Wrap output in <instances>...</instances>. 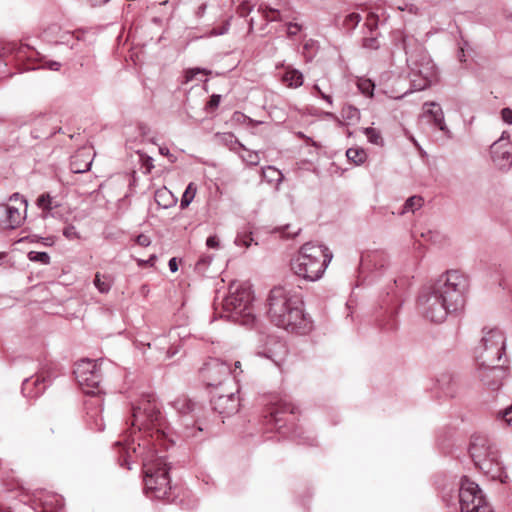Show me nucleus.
I'll return each mask as SVG.
<instances>
[{
	"label": "nucleus",
	"instance_id": "obj_48",
	"mask_svg": "<svg viewBox=\"0 0 512 512\" xmlns=\"http://www.w3.org/2000/svg\"><path fill=\"white\" fill-rule=\"evenodd\" d=\"M42 67L57 71L60 68V63L48 61V62H45Z\"/></svg>",
	"mask_w": 512,
	"mask_h": 512
},
{
	"label": "nucleus",
	"instance_id": "obj_40",
	"mask_svg": "<svg viewBox=\"0 0 512 512\" xmlns=\"http://www.w3.org/2000/svg\"><path fill=\"white\" fill-rule=\"evenodd\" d=\"M365 25L370 31L375 30L378 26V16L374 13H369Z\"/></svg>",
	"mask_w": 512,
	"mask_h": 512
},
{
	"label": "nucleus",
	"instance_id": "obj_58",
	"mask_svg": "<svg viewBox=\"0 0 512 512\" xmlns=\"http://www.w3.org/2000/svg\"><path fill=\"white\" fill-rule=\"evenodd\" d=\"M155 258H156V257H155L154 255H153V256H151V257H150V259L147 261V263H148V262L153 263V261L155 260ZM143 264H146V262H144V261H139V265H143Z\"/></svg>",
	"mask_w": 512,
	"mask_h": 512
},
{
	"label": "nucleus",
	"instance_id": "obj_44",
	"mask_svg": "<svg viewBox=\"0 0 512 512\" xmlns=\"http://www.w3.org/2000/svg\"><path fill=\"white\" fill-rule=\"evenodd\" d=\"M136 243L139 245V246H142V247H147L150 245L151 243V240L150 238L145 235V234H140L137 236L136 238Z\"/></svg>",
	"mask_w": 512,
	"mask_h": 512
},
{
	"label": "nucleus",
	"instance_id": "obj_59",
	"mask_svg": "<svg viewBox=\"0 0 512 512\" xmlns=\"http://www.w3.org/2000/svg\"><path fill=\"white\" fill-rule=\"evenodd\" d=\"M240 14H241L242 16H244V15L246 14V10H245L244 8H241V9H240Z\"/></svg>",
	"mask_w": 512,
	"mask_h": 512
},
{
	"label": "nucleus",
	"instance_id": "obj_57",
	"mask_svg": "<svg viewBox=\"0 0 512 512\" xmlns=\"http://www.w3.org/2000/svg\"><path fill=\"white\" fill-rule=\"evenodd\" d=\"M159 151L164 156H168L169 155V149L166 148V147H160Z\"/></svg>",
	"mask_w": 512,
	"mask_h": 512
},
{
	"label": "nucleus",
	"instance_id": "obj_14",
	"mask_svg": "<svg viewBox=\"0 0 512 512\" xmlns=\"http://www.w3.org/2000/svg\"><path fill=\"white\" fill-rule=\"evenodd\" d=\"M212 405L213 409L220 415L230 417L239 410V397L233 392L226 395L213 396Z\"/></svg>",
	"mask_w": 512,
	"mask_h": 512
},
{
	"label": "nucleus",
	"instance_id": "obj_21",
	"mask_svg": "<svg viewBox=\"0 0 512 512\" xmlns=\"http://www.w3.org/2000/svg\"><path fill=\"white\" fill-rule=\"evenodd\" d=\"M51 378V366L50 365H45L41 368V370L37 373L36 375V379L34 381V386L37 388V392L35 393L34 396H38L39 394H41L44 389H45V386L43 387H40L42 384L46 383L47 381H49Z\"/></svg>",
	"mask_w": 512,
	"mask_h": 512
},
{
	"label": "nucleus",
	"instance_id": "obj_3",
	"mask_svg": "<svg viewBox=\"0 0 512 512\" xmlns=\"http://www.w3.org/2000/svg\"><path fill=\"white\" fill-rule=\"evenodd\" d=\"M266 314L271 323L286 331L304 334L311 329L302 296L291 288L279 285L270 290Z\"/></svg>",
	"mask_w": 512,
	"mask_h": 512
},
{
	"label": "nucleus",
	"instance_id": "obj_7",
	"mask_svg": "<svg viewBox=\"0 0 512 512\" xmlns=\"http://www.w3.org/2000/svg\"><path fill=\"white\" fill-rule=\"evenodd\" d=\"M505 349L503 333L497 329H484L479 345L475 348V357L479 366L499 363Z\"/></svg>",
	"mask_w": 512,
	"mask_h": 512
},
{
	"label": "nucleus",
	"instance_id": "obj_22",
	"mask_svg": "<svg viewBox=\"0 0 512 512\" xmlns=\"http://www.w3.org/2000/svg\"><path fill=\"white\" fill-rule=\"evenodd\" d=\"M262 178L269 184L278 186L283 181V174L273 166H267L262 169Z\"/></svg>",
	"mask_w": 512,
	"mask_h": 512
},
{
	"label": "nucleus",
	"instance_id": "obj_34",
	"mask_svg": "<svg viewBox=\"0 0 512 512\" xmlns=\"http://www.w3.org/2000/svg\"><path fill=\"white\" fill-rule=\"evenodd\" d=\"M204 74V75H210L211 74V71L209 70H206V69H201V68H191V69H187L185 71V75H184V83H189L191 82L195 76L197 74Z\"/></svg>",
	"mask_w": 512,
	"mask_h": 512
},
{
	"label": "nucleus",
	"instance_id": "obj_62",
	"mask_svg": "<svg viewBox=\"0 0 512 512\" xmlns=\"http://www.w3.org/2000/svg\"><path fill=\"white\" fill-rule=\"evenodd\" d=\"M252 26H253V21L251 20V22H250V29H252Z\"/></svg>",
	"mask_w": 512,
	"mask_h": 512
},
{
	"label": "nucleus",
	"instance_id": "obj_42",
	"mask_svg": "<svg viewBox=\"0 0 512 512\" xmlns=\"http://www.w3.org/2000/svg\"><path fill=\"white\" fill-rule=\"evenodd\" d=\"M502 141L503 139H499L498 141L494 142L491 146V153H492V157L494 159V161H497L498 158L500 157L498 155L499 153V150L502 148Z\"/></svg>",
	"mask_w": 512,
	"mask_h": 512
},
{
	"label": "nucleus",
	"instance_id": "obj_13",
	"mask_svg": "<svg viewBox=\"0 0 512 512\" xmlns=\"http://www.w3.org/2000/svg\"><path fill=\"white\" fill-rule=\"evenodd\" d=\"M506 375V370L499 363L479 366V378L491 390L498 389Z\"/></svg>",
	"mask_w": 512,
	"mask_h": 512
},
{
	"label": "nucleus",
	"instance_id": "obj_39",
	"mask_svg": "<svg viewBox=\"0 0 512 512\" xmlns=\"http://www.w3.org/2000/svg\"><path fill=\"white\" fill-rule=\"evenodd\" d=\"M363 47L367 48V49H372V50H376L379 48V41L376 37L374 36H371V37H365L363 39Z\"/></svg>",
	"mask_w": 512,
	"mask_h": 512
},
{
	"label": "nucleus",
	"instance_id": "obj_1",
	"mask_svg": "<svg viewBox=\"0 0 512 512\" xmlns=\"http://www.w3.org/2000/svg\"><path fill=\"white\" fill-rule=\"evenodd\" d=\"M131 425L146 433L142 460L145 492L153 498L164 499L171 487L165 456L160 455V448H167L168 442L162 428V416L154 400L144 398L133 407Z\"/></svg>",
	"mask_w": 512,
	"mask_h": 512
},
{
	"label": "nucleus",
	"instance_id": "obj_45",
	"mask_svg": "<svg viewBox=\"0 0 512 512\" xmlns=\"http://www.w3.org/2000/svg\"><path fill=\"white\" fill-rule=\"evenodd\" d=\"M503 121L508 124H512V110L510 108H504L501 111Z\"/></svg>",
	"mask_w": 512,
	"mask_h": 512
},
{
	"label": "nucleus",
	"instance_id": "obj_23",
	"mask_svg": "<svg viewBox=\"0 0 512 512\" xmlns=\"http://www.w3.org/2000/svg\"><path fill=\"white\" fill-rule=\"evenodd\" d=\"M195 403L186 395H181L174 401L175 409L181 414H187L193 410Z\"/></svg>",
	"mask_w": 512,
	"mask_h": 512
},
{
	"label": "nucleus",
	"instance_id": "obj_31",
	"mask_svg": "<svg viewBox=\"0 0 512 512\" xmlns=\"http://www.w3.org/2000/svg\"><path fill=\"white\" fill-rule=\"evenodd\" d=\"M361 21V16L358 13H351L347 15L343 21V26L347 30L354 29Z\"/></svg>",
	"mask_w": 512,
	"mask_h": 512
},
{
	"label": "nucleus",
	"instance_id": "obj_17",
	"mask_svg": "<svg viewBox=\"0 0 512 512\" xmlns=\"http://www.w3.org/2000/svg\"><path fill=\"white\" fill-rule=\"evenodd\" d=\"M39 500L41 504L40 512H64L65 504L61 495L45 493Z\"/></svg>",
	"mask_w": 512,
	"mask_h": 512
},
{
	"label": "nucleus",
	"instance_id": "obj_52",
	"mask_svg": "<svg viewBox=\"0 0 512 512\" xmlns=\"http://www.w3.org/2000/svg\"><path fill=\"white\" fill-rule=\"evenodd\" d=\"M379 256H381V253L380 252H373L371 254H367L365 256H362V262L364 263L365 261H367L369 258H373V259H376L378 258Z\"/></svg>",
	"mask_w": 512,
	"mask_h": 512
},
{
	"label": "nucleus",
	"instance_id": "obj_27",
	"mask_svg": "<svg viewBox=\"0 0 512 512\" xmlns=\"http://www.w3.org/2000/svg\"><path fill=\"white\" fill-rule=\"evenodd\" d=\"M424 203V200L420 196H412L407 199V201L404 204L403 210L400 212V214H404L406 212H414L422 207Z\"/></svg>",
	"mask_w": 512,
	"mask_h": 512
},
{
	"label": "nucleus",
	"instance_id": "obj_35",
	"mask_svg": "<svg viewBox=\"0 0 512 512\" xmlns=\"http://www.w3.org/2000/svg\"><path fill=\"white\" fill-rule=\"evenodd\" d=\"M37 206L42 210L49 211L52 209V197L48 193L40 195L37 199Z\"/></svg>",
	"mask_w": 512,
	"mask_h": 512
},
{
	"label": "nucleus",
	"instance_id": "obj_53",
	"mask_svg": "<svg viewBox=\"0 0 512 512\" xmlns=\"http://www.w3.org/2000/svg\"><path fill=\"white\" fill-rule=\"evenodd\" d=\"M169 268H170L171 272H176L178 270V264H177L176 258L170 259Z\"/></svg>",
	"mask_w": 512,
	"mask_h": 512
},
{
	"label": "nucleus",
	"instance_id": "obj_54",
	"mask_svg": "<svg viewBox=\"0 0 512 512\" xmlns=\"http://www.w3.org/2000/svg\"><path fill=\"white\" fill-rule=\"evenodd\" d=\"M91 6L96 7L107 3L109 0H87Z\"/></svg>",
	"mask_w": 512,
	"mask_h": 512
},
{
	"label": "nucleus",
	"instance_id": "obj_5",
	"mask_svg": "<svg viewBox=\"0 0 512 512\" xmlns=\"http://www.w3.org/2000/svg\"><path fill=\"white\" fill-rule=\"evenodd\" d=\"M253 293L249 284L232 282L223 300L225 317L243 325L254 321Z\"/></svg>",
	"mask_w": 512,
	"mask_h": 512
},
{
	"label": "nucleus",
	"instance_id": "obj_12",
	"mask_svg": "<svg viewBox=\"0 0 512 512\" xmlns=\"http://www.w3.org/2000/svg\"><path fill=\"white\" fill-rule=\"evenodd\" d=\"M202 373L204 378L208 381L207 383L209 386H217L222 384L225 378L229 377L232 370L230 364L220 362L219 360H213L211 363L207 364ZM233 373L235 374V377L242 373L240 361H235Z\"/></svg>",
	"mask_w": 512,
	"mask_h": 512
},
{
	"label": "nucleus",
	"instance_id": "obj_16",
	"mask_svg": "<svg viewBox=\"0 0 512 512\" xmlns=\"http://www.w3.org/2000/svg\"><path fill=\"white\" fill-rule=\"evenodd\" d=\"M94 157L91 148L83 147L79 149L72 157L70 168L73 173H84L90 170Z\"/></svg>",
	"mask_w": 512,
	"mask_h": 512
},
{
	"label": "nucleus",
	"instance_id": "obj_20",
	"mask_svg": "<svg viewBox=\"0 0 512 512\" xmlns=\"http://www.w3.org/2000/svg\"><path fill=\"white\" fill-rule=\"evenodd\" d=\"M114 279L107 274L97 272L94 278V285L100 293H108L113 285Z\"/></svg>",
	"mask_w": 512,
	"mask_h": 512
},
{
	"label": "nucleus",
	"instance_id": "obj_43",
	"mask_svg": "<svg viewBox=\"0 0 512 512\" xmlns=\"http://www.w3.org/2000/svg\"><path fill=\"white\" fill-rule=\"evenodd\" d=\"M301 25L297 24V23H289L288 24V27H287V33H288V36L292 37V36H295L296 34H298L301 30Z\"/></svg>",
	"mask_w": 512,
	"mask_h": 512
},
{
	"label": "nucleus",
	"instance_id": "obj_37",
	"mask_svg": "<svg viewBox=\"0 0 512 512\" xmlns=\"http://www.w3.org/2000/svg\"><path fill=\"white\" fill-rule=\"evenodd\" d=\"M253 241L251 233H243L238 234L235 239V244L238 246H243L245 248H249Z\"/></svg>",
	"mask_w": 512,
	"mask_h": 512
},
{
	"label": "nucleus",
	"instance_id": "obj_28",
	"mask_svg": "<svg viewBox=\"0 0 512 512\" xmlns=\"http://www.w3.org/2000/svg\"><path fill=\"white\" fill-rule=\"evenodd\" d=\"M369 142L376 145L383 144L381 132L373 127H368L363 130Z\"/></svg>",
	"mask_w": 512,
	"mask_h": 512
},
{
	"label": "nucleus",
	"instance_id": "obj_47",
	"mask_svg": "<svg viewBox=\"0 0 512 512\" xmlns=\"http://www.w3.org/2000/svg\"><path fill=\"white\" fill-rule=\"evenodd\" d=\"M206 244L209 248H218L219 240L216 236H210L208 237Z\"/></svg>",
	"mask_w": 512,
	"mask_h": 512
},
{
	"label": "nucleus",
	"instance_id": "obj_4",
	"mask_svg": "<svg viewBox=\"0 0 512 512\" xmlns=\"http://www.w3.org/2000/svg\"><path fill=\"white\" fill-rule=\"evenodd\" d=\"M331 259L332 254L324 245L306 243L291 260L290 267L299 278L316 281L323 276Z\"/></svg>",
	"mask_w": 512,
	"mask_h": 512
},
{
	"label": "nucleus",
	"instance_id": "obj_24",
	"mask_svg": "<svg viewBox=\"0 0 512 512\" xmlns=\"http://www.w3.org/2000/svg\"><path fill=\"white\" fill-rule=\"evenodd\" d=\"M346 156L349 161L353 162L356 165H360L364 163L367 159V154L362 148H349L346 151Z\"/></svg>",
	"mask_w": 512,
	"mask_h": 512
},
{
	"label": "nucleus",
	"instance_id": "obj_18",
	"mask_svg": "<svg viewBox=\"0 0 512 512\" xmlns=\"http://www.w3.org/2000/svg\"><path fill=\"white\" fill-rule=\"evenodd\" d=\"M303 81V74L291 66L285 68V72L281 77V82L288 88H298L302 86Z\"/></svg>",
	"mask_w": 512,
	"mask_h": 512
},
{
	"label": "nucleus",
	"instance_id": "obj_25",
	"mask_svg": "<svg viewBox=\"0 0 512 512\" xmlns=\"http://www.w3.org/2000/svg\"><path fill=\"white\" fill-rule=\"evenodd\" d=\"M155 201L158 203V205L163 206L164 208L171 206L175 202L171 192L166 188L156 191Z\"/></svg>",
	"mask_w": 512,
	"mask_h": 512
},
{
	"label": "nucleus",
	"instance_id": "obj_9",
	"mask_svg": "<svg viewBox=\"0 0 512 512\" xmlns=\"http://www.w3.org/2000/svg\"><path fill=\"white\" fill-rule=\"evenodd\" d=\"M27 201L19 193L13 194L8 203L0 204V229H16L26 219Z\"/></svg>",
	"mask_w": 512,
	"mask_h": 512
},
{
	"label": "nucleus",
	"instance_id": "obj_19",
	"mask_svg": "<svg viewBox=\"0 0 512 512\" xmlns=\"http://www.w3.org/2000/svg\"><path fill=\"white\" fill-rule=\"evenodd\" d=\"M424 107H427L426 113L432 118L434 125L437 126L441 131H446L447 128L444 122V114L441 107L434 102L425 103Z\"/></svg>",
	"mask_w": 512,
	"mask_h": 512
},
{
	"label": "nucleus",
	"instance_id": "obj_63",
	"mask_svg": "<svg viewBox=\"0 0 512 512\" xmlns=\"http://www.w3.org/2000/svg\"><path fill=\"white\" fill-rule=\"evenodd\" d=\"M125 446H126V449H129V443H126Z\"/></svg>",
	"mask_w": 512,
	"mask_h": 512
},
{
	"label": "nucleus",
	"instance_id": "obj_61",
	"mask_svg": "<svg viewBox=\"0 0 512 512\" xmlns=\"http://www.w3.org/2000/svg\"><path fill=\"white\" fill-rule=\"evenodd\" d=\"M199 9H200V11H204L205 6L203 5V6H201Z\"/></svg>",
	"mask_w": 512,
	"mask_h": 512
},
{
	"label": "nucleus",
	"instance_id": "obj_41",
	"mask_svg": "<svg viewBox=\"0 0 512 512\" xmlns=\"http://www.w3.org/2000/svg\"><path fill=\"white\" fill-rule=\"evenodd\" d=\"M220 100H221L220 95H217V94L212 95L210 97V100L206 104V109L207 110H215L219 106Z\"/></svg>",
	"mask_w": 512,
	"mask_h": 512
},
{
	"label": "nucleus",
	"instance_id": "obj_46",
	"mask_svg": "<svg viewBox=\"0 0 512 512\" xmlns=\"http://www.w3.org/2000/svg\"><path fill=\"white\" fill-rule=\"evenodd\" d=\"M503 419L508 425L512 426V405L504 411Z\"/></svg>",
	"mask_w": 512,
	"mask_h": 512
},
{
	"label": "nucleus",
	"instance_id": "obj_29",
	"mask_svg": "<svg viewBox=\"0 0 512 512\" xmlns=\"http://www.w3.org/2000/svg\"><path fill=\"white\" fill-rule=\"evenodd\" d=\"M359 90L366 96L372 97L374 90V83L370 79L360 78L357 82Z\"/></svg>",
	"mask_w": 512,
	"mask_h": 512
},
{
	"label": "nucleus",
	"instance_id": "obj_49",
	"mask_svg": "<svg viewBox=\"0 0 512 512\" xmlns=\"http://www.w3.org/2000/svg\"><path fill=\"white\" fill-rule=\"evenodd\" d=\"M314 90L318 93V95H319L322 99L326 100L328 103H332L331 97H330L329 95H326L325 93H323V92L321 91V89L319 88V86L315 85V86H314Z\"/></svg>",
	"mask_w": 512,
	"mask_h": 512
},
{
	"label": "nucleus",
	"instance_id": "obj_6",
	"mask_svg": "<svg viewBox=\"0 0 512 512\" xmlns=\"http://www.w3.org/2000/svg\"><path fill=\"white\" fill-rule=\"evenodd\" d=\"M475 466L493 480L506 481L507 475L499 461L497 449L483 436H474L469 447Z\"/></svg>",
	"mask_w": 512,
	"mask_h": 512
},
{
	"label": "nucleus",
	"instance_id": "obj_56",
	"mask_svg": "<svg viewBox=\"0 0 512 512\" xmlns=\"http://www.w3.org/2000/svg\"><path fill=\"white\" fill-rule=\"evenodd\" d=\"M501 158L510 160L511 159V153L508 150H505L501 153Z\"/></svg>",
	"mask_w": 512,
	"mask_h": 512
},
{
	"label": "nucleus",
	"instance_id": "obj_55",
	"mask_svg": "<svg viewBox=\"0 0 512 512\" xmlns=\"http://www.w3.org/2000/svg\"><path fill=\"white\" fill-rule=\"evenodd\" d=\"M314 45H315L314 40L309 39V40H307V41L304 43V47H303V48H304V50H305V51H308L309 49L313 48V46H314Z\"/></svg>",
	"mask_w": 512,
	"mask_h": 512
},
{
	"label": "nucleus",
	"instance_id": "obj_11",
	"mask_svg": "<svg viewBox=\"0 0 512 512\" xmlns=\"http://www.w3.org/2000/svg\"><path fill=\"white\" fill-rule=\"evenodd\" d=\"M411 84L416 90H423L437 81V69L433 61L423 55L418 62H414L410 72Z\"/></svg>",
	"mask_w": 512,
	"mask_h": 512
},
{
	"label": "nucleus",
	"instance_id": "obj_26",
	"mask_svg": "<svg viewBox=\"0 0 512 512\" xmlns=\"http://www.w3.org/2000/svg\"><path fill=\"white\" fill-rule=\"evenodd\" d=\"M196 193H197V186L195 183L191 182L188 184L183 196H182V199H181V203H180V206L182 209H185L189 206V204L193 201V199L195 198L196 196Z\"/></svg>",
	"mask_w": 512,
	"mask_h": 512
},
{
	"label": "nucleus",
	"instance_id": "obj_32",
	"mask_svg": "<svg viewBox=\"0 0 512 512\" xmlns=\"http://www.w3.org/2000/svg\"><path fill=\"white\" fill-rule=\"evenodd\" d=\"M28 258L33 262H40L42 264H49L50 256L46 252L30 251Z\"/></svg>",
	"mask_w": 512,
	"mask_h": 512
},
{
	"label": "nucleus",
	"instance_id": "obj_10",
	"mask_svg": "<svg viewBox=\"0 0 512 512\" xmlns=\"http://www.w3.org/2000/svg\"><path fill=\"white\" fill-rule=\"evenodd\" d=\"M76 380L86 394H95L102 379L100 363L83 359L76 363L74 369Z\"/></svg>",
	"mask_w": 512,
	"mask_h": 512
},
{
	"label": "nucleus",
	"instance_id": "obj_33",
	"mask_svg": "<svg viewBox=\"0 0 512 512\" xmlns=\"http://www.w3.org/2000/svg\"><path fill=\"white\" fill-rule=\"evenodd\" d=\"M341 114H342V117L349 120V121H354V120H357L359 118V111L357 108L351 106V105H346L342 108V111H341Z\"/></svg>",
	"mask_w": 512,
	"mask_h": 512
},
{
	"label": "nucleus",
	"instance_id": "obj_51",
	"mask_svg": "<svg viewBox=\"0 0 512 512\" xmlns=\"http://www.w3.org/2000/svg\"><path fill=\"white\" fill-rule=\"evenodd\" d=\"M64 235L68 238V239H73V237L75 236V232H74V228L73 227H67L64 229Z\"/></svg>",
	"mask_w": 512,
	"mask_h": 512
},
{
	"label": "nucleus",
	"instance_id": "obj_36",
	"mask_svg": "<svg viewBox=\"0 0 512 512\" xmlns=\"http://www.w3.org/2000/svg\"><path fill=\"white\" fill-rule=\"evenodd\" d=\"M262 13V16L267 21H277L280 20V12L276 9L265 7L259 9Z\"/></svg>",
	"mask_w": 512,
	"mask_h": 512
},
{
	"label": "nucleus",
	"instance_id": "obj_15",
	"mask_svg": "<svg viewBox=\"0 0 512 512\" xmlns=\"http://www.w3.org/2000/svg\"><path fill=\"white\" fill-rule=\"evenodd\" d=\"M295 407L291 403L278 402L269 408V422L273 423L274 426L279 430L283 427L282 422H287V416H291L295 413Z\"/></svg>",
	"mask_w": 512,
	"mask_h": 512
},
{
	"label": "nucleus",
	"instance_id": "obj_38",
	"mask_svg": "<svg viewBox=\"0 0 512 512\" xmlns=\"http://www.w3.org/2000/svg\"><path fill=\"white\" fill-rule=\"evenodd\" d=\"M300 230H301L300 228H296V227H292L291 225H287L281 230V235H282V237H285V238H294L299 234Z\"/></svg>",
	"mask_w": 512,
	"mask_h": 512
},
{
	"label": "nucleus",
	"instance_id": "obj_8",
	"mask_svg": "<svg viewBox=\"0 0 512 512\" xmlns=\"http://www.w3.org/2000/svg\"><path fill=\"white\" fill-rule=\"evenodd\" d=\"M459 502L461 512H493L479 485L467 476L460 481Z\"/></svg>",
	"mask_w": 512,
	"mask_h": 512
},
{
	"label": "nucleus",
	"instance_id": "obj_30",
	"mask_svg": "<svg viewBox=\"0 0 512 512\" xmlns=\"http://www.w3.org/2000/svg\"><path fill=\"white\" fill-rule=\"evenodd\" d=\"M241 158L244 162L252 166H256L260 162L259 154L248 149H243V152L241 153Z\"/></svg>",
	"mask_w": 512,
	"mask_h": 512
},
{
	"label": "nucleus",
	"instance_id": "obj_2",
	"mask_svg": "<svg viewBox=\"0 0 512 512\" xmlns=\"http://www.w3.org/2000/svg\"><path fill=\"white\" fill-rule=\"evenodd\" d=\"M467 277L458 270L448 271L433 286L424 289L417 302L419 313L432 323H442L447 315L464 307Z\"/></svg>",
	"mask_w": 512,
	"mask_h": 512
},
{
	"label": "nucleus",
	"instance_id": "obj_60",
	"mask_svg": "<svg viewBox=\"0 0 512 512\" xmlns=\"http://www.w3.org/2000/svg\"><path fill=\"white\" fill-rule=\"evenodd\" d=\"M167 4H168V0H165V1L160 3V5H167Z\"/></svg>",
	"mask_w": 512,
	"mask_h": 512
},
{
	"label": "nucleus",
	"instance_id": "obj_50",
	"mask_svg": "<svg viewBox=\"0 0 512 512\" xmlns=\"http://www.w3.org/2000/svg\"><path fill=\"white\" fill-rule=\"evenodd\" d=\"M143 165L145 166L146 168V172L147 173H150L152 168H153V163H152V159L150 157H147L144 162H143Z\"/></svg>",
	"mask_w": 512,
	"mask_h": 512
}]
</instances>
